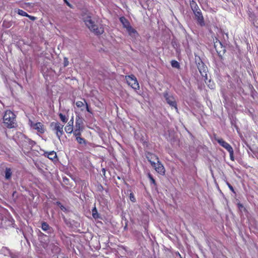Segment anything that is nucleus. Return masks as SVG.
Returning a JSON list of instances; mask_svg holds the SVG:
<instances>
[{"mask_svg":"<svg viewBox=\"0 0 258 258\" xmlns=\"http://www.w3.org/2000/svg\"><path fill=\"white\" fill-rule=\"evenodd\" d=\"M207 81H208V80H206V81H205V82L207 84L208 87L210 89H214V88L215 87V85H214V83L213 82H212L210 80H208V82H207Z\"/></svg>","mask_w":258,"mask_h":258,"instance_id":"obj_30","label":"nucleus"},{"mask_svg":"<svg viewBox=\"0 0 258 258\" xmlns=\"http://www.w3.org/2000/svg\"><path fill=\"white\" fill-rule=\"evenodd\" d=\"M76 105L78 108H82L85 105V103L84 101L83 102L81 101H77L76 102Z\"/></svg>","mask_w":258,"mask_h":258,"instance_id":"obj_29","label":"nucleus"},{"mask_svg":"<svg viewBox=\"0 0 258 258\" xmlns=\"http://www.w3.org/2000/svg\"><path fill=\"white\" fill-rule=\"evenodd\" d=\"M57 205L58 206H59L60 209L62 210V211H66V208L63 206L62 205H61V204L60 203H57Z\"/></svg>","mask_w":258,"mask_h":258,"instance_id":"obj_36","label":"nucleus"},{"mask_svg":"<svg viewBox=\"0 0 258 258\" xmlns=\"http://www.w3.org/2000/svg\"><path fill=\"white\" fill-rule=\"evenodd\" d=\"M149 177L150 178V180H152V178H153V177L150 174H149Z\"/></svg>","mask_w":258,"mask_h":258,"instance_id":"obj_42","label":"nucleus"},{"mask_svg":"<svg viewBox=\"0 0 258 258\" xmlns=\"http://www.w3.org/2000/svg\"><path fill=\"white\" fill-rule=\"evenodd\" d=\"M12 170L10 168H6V171H5V178L7 179H9L12 176Z\"/></svg>","mask_w":258,"mask_h":258,"instance_id":"obj_20","label":"nucleus"},{"mask_svg":"<svg viewBox=\"0 0 258 258\" xmlns=\"http://www.w3.org/2000/svg\"><path fill=\"white\" fill-rule=\"evenodd\" d=\"M222 45L221 42L216 38V41L214 42V47L217 51H218V47H222Z\"/></svg>","mask_w":258,"mask_h":258,"instance_id":"obj_26","label":"nucleus"},{"mask_svg":"<svg viewBox=\"0 0 258 258\" xmlns=\"http://www.w3.org/2000/svg\"><path fill=\"white\" fill-rule=\"evenodd\" d=\"M130 199L133 202H136V198H135L133 193H131L130 194Z\"/></svg>","mask_w":258,"mask_h":258,"instance_id":"obj_32","label":"nucleus"},{"mask_svg":"<svg viewBox=\"0 0 258 258\" xmlns=\"http://www.w3.org/2000/svg\"><path fill=\"white\" fill-rule=\"evenodd\" d=\"M41 227L43 231H45L46 233L49 235H51L53 233V228L49 226V225L46 222H42L41 223Z\"/></svg>","mask_w":258,"mask_h":258,"instance_id":"obj_13","label":"nucleus"},{"mask_svg":"<svg viewBox=\"0 0 258 258\" xmlns=\"http://www.w3.org/2000/svg\"><path fill=\"white\" fill-rule=\"evenodd\" d=\"M192 11L195 16L198 24L202 27L204 26L205 25L204 18L200 8L194 10Z\"/></svg>","mask_w":258,"mask_h":258,"instance_id":"obj_8","label":"nucleus"},{"mask_svg":"<svg viewBox=\"0 0 258 258\" xmlns=\"http://www.w3.org/2000/svg\"><path fill=\"white\" fill-rule=\"evenodd\" d=\"M64 125L58 121H53L50 123V127L52 131L54 132L56 137L60 139L63 134V128Z\"/></svg>","mask_w":258,"mask_h":258,"instance_id":"obj_4","label":"nucleus"},{"mask_svg":"<svg viewBox=\"0 0 258 258\" xmlns=\"http://www.w3.org/2000/svg\"><path fill=\"white\" fill-rule=\"evenodd\" d=\"M42 235H44V234L43 233L40 232L39 236H42Z\"/></svg>","mask_w":258,"mask_h":258,"instance_id":"obj_43","label":"nucleus"},{"mask_svg":"<svg viewBox=\"0 0 258 258\" xmlns=\"http://www.w3.org/2000/svg\"><path fill=\"white\" fill-rule=\"evenodd\" d=\"M83 100L84 101V102L85 103V107H86V110L90 113H92V109H91V108L90 107L89 105L88 104L86 100L84 98H83Z\"/></svg>","mask_w":258,"mask_h":258,"instance_id":"obj_28","label":"nucleus"},{"mask_svg":"<svg viewBox=\"0 0 258 258\" xmlns=\"http://www.w3.org/2000/svg\"><path fill=\"white\" fill-rule=\"evenodd\" d=\"M44 156L47 157L49 159L52 160V161L55 159H57L56 153L54 151L45 152L44 153Z\"/></svg>","mask_w":258,"mask_h":258,"instance_id":"obj_14","label":"nucleus"},{"mask_svg":"<svg viewBox=\"0 0 258 258\" xmlns=\"http://www.w3.org/2000/svg\"><path fill=\"white\" fill-rule=\"evenodd\" d=\"M125 29L128 34L131 36H133V34H138L137 31L134 28H133L131 25Z\"/></svg>","mask_w":258,"mask_h":258,"instance_id":"obj_17","label":"nucleus"},{"mask_svg":"<svg viewBox=\"0 0 258 258\" xmlns=\"http://www.w3.org/2000/svg\"><path fill=\"white\" fill-rule=\"evenodd\" d=\"M63 1H64H64H66V0H63Z\"/></svg>","mask_w":258,"mask_h":258,"instance_id":"obj_45","label":"nucleus"},{"mask_svg":"<svg viewBox=\"0 0 258 258\" xmlns=\"http://www.w3.org/2000/svg\"><path fill=\"white\" fill-rule=\"evenodd\" d=\"M74 128L82 131L84 130V119L80 115H76Z\"/></svg>","mask_w":258,"mask_h":258,"instance_id":"obj_12","label":"nucleus"},{"mask_svg":"<svg viewBox=\"0 0 258 258\" xmlns=\"http://www.w3.org/2000/svg\"><path fill=\"white\" fill-rule=\"evenodd\" d=\"M29 124L33 129L36 130L40 134H43L46 131L44 125L40 122L35 123L30 120Z\"/></svg>","mask_w":258,"mask_h":258,"instance_id":"obj_9","label":"nucleus"},{"mask_svg":"<svg viewBox=\"0 0 258 258\" xmlns=\"http://www.w3.org/2000/svg\"><path fill=\"white\" fill-rule=\"evenodd\" d=\"M68 64H69V61L68 60V58L65 57L64 58V66L67 67L68 66Z\"/></svg>","mask_w":258,"mask_h":258,"instance_id":"obj_34","label":"nucleus"},{"mask_svg":"<svg viewBox=\"0 0 258 258\" xmlns=\"http://www.w3.org/2000/svg\"><path fill=\"white\" fill-rule=\"evenodd\" d=\"M190 6L192 11L199 8L196 2L194 0L190 1Z\"/></svg>","mask_w":258,"mask_h":258,"instance_id":"obj_22","label":"nucleus"},{"mask_svg":"<svg viewBox=\"0 0 258 258\" xmlns=\"http://www.w3.org/2000/svg\"><path fill=\"white\" fill-rule=\"evenodd\" d=\"M12 25V23L11 22L7 21L6 20L4 21L3 23V27L9 28Z\"/></svg>","mask_w":258,"mask_h":258,"instance_id":"obj_27","label":"nucleus"},{"mask_svg":"<svg viewBox=\"0 0 258 258\" xmlns=\"http://www.w3.org/2000/svg\"><path fill=\"white\" fill-rule=\"evenodd\" d=\"M151 181L152 182V183H153V184H155V180L154 178H152V180H151Z\"/></svg>","mask_w":258,"mask_h":258,"instance_id":"obj_40","label":"nucleus"},{"mask_svg":"<svg viewBox=\"0 0 258 258\" xmlns=\"http://www.w3.org/2000/svg\"><path fill=\"white\" fill-rule=\"evenodd\" d=\"M9 252L10 253V256L12 258H18V256L17 255L13 254L10 252Z\"/></svg>","mask_w":258,"mask_h":258,"instance_id":"obj_37","label":"nucleus"},{"mask_svg":"<svg viewBox=\"0 0 258 258\" xmlns=\"http://www.w3.org/2000/svg\"><path fill=\"white\" fill-rule=\"evenodd\" d=\"M102 172L103 173V175L105 176V170L104 168H103L102 169Z\"/></svg>","mask_w":258,"mask_h":258,"instance_id":"obj_41","label":"nucleus"},{"mask_svg":"<svg viewBox=\"0 0 258 258\" xmlns=\"http://www.w3.org/2000/svg\"><path fill=\"white\" fill-rule=\"evenodd\" d=\"M216 140L222 147H223L224 148H225L229 153L230 159L231 160H234L233 150V148L231 147V146L229 143L225 142L222 138L217 139H216Z\"/></svg>","mask_w":258,"mask_h":258,"instance_id":"obj_6","label":"nucleus"},{"mask_svg":"<svg viewBox=\"0 0 258 258\" xmlns=\"http://www.w3.org/2000/svg\"><path fill=\"white\" fill-rule=\"evenodd\" d=\"M58 116L59 117L60 120L63 123H66L68 121V118L66 117L65 115L61 113H59Z\"/></svg>","mask_w":258,"mask_h":258,"instance_id":"obj_21","label":"nucleus"},{"mask_svg":"<svg viewBox=\"0 0 258 258\" xmlns=\"http://www.w3.org/2000/svg\"><path fill=\"white\" fill-rule=\"evenodd\" d=\"M15 12H17L19 15L22 16L26 17L28 16V14L22 10L17 9L15 10Z\"/></svg>","mask_w":258,"mask_h":258,"instance_id":"obj_24","label":"nucleus"},{"mask_svg":"<svg viewBox=\"0 0 258 258\" xmlns=\"http://www.w3.org/2000/svg\"><path fill=\"white\" fill-rule=\"evenodd\" d=\"M84 22L89 30L95 35H100L104 33V28L102 26L99 27L96 25L94 22L91 20V17H87Z\"/></svg>","mask_w":258,"mask_h":258,"instance_id":"obj_2","label":"nucleus"},{"mask_svg":"<svg viewBox=\"0 0 258 258\" xmlns=\"http://www.w3.org/2000/svg\"><path fill=\"white\" fill-rule=\"evenodd\" d=\"M26 17L29 18L30 20H31L32 21H34L36 19V18L35 17L29 15L28 14V16Z\"/></svg>","mask_w":258,"mask_h":258,"instance_id":"obj_33","label":"nucleus"},{"mask_svg":"<svg viewBox=\"0 0 258 258\" xmlns=\"http://www.w3.org/2000/svg\"><path fill=\"white\" fill-rule=\"evenodd\" d=\"M125 79L128 86H131L135 90L140 89V86L136 77L134 75L125 76Z\"/></svg>","mask_w":258,"mask_h":258,"instance_id":"obj_5","label":"nucleus"},{"mask_svg":"<svg viewBox=\"0 0 258 258\" xmlns=\"http://www.w3.org/2000/svg\"><path fill=\"white\" fill-rule=\"evenodd\" d=\"M35 165L37 166H38V164L36 163Z\"/></svg>","mask_w":258,"mask_h":258,"instance_id":"obj_44","label":"nucleus"},{"mask_svg":"<svg viewBox=\"0 0 258 258\" xmlns=\"http://www.w3.org/2000/svg\"><path fill=\"white\" fill-rule=\"evenodd\" d=\"M73 123H74V117H72L70 121L68 123H71V124H72V126H73Z\"/></svg>","mask_w":258,"mask_h":258,"instance_id":"obj_38","label":"nucleus"},{"mask_svg":"<svg viewBox=\"0 0 258 258\" xmlns=\"http://www.w3.org/2000/svg\"><path fill=\"white\" fill-rule=\"evenodd\" d=\"M64 2L66 3V4L69 6L70 7H71V4L66 0V1H64Z\"/></svg>","mask_w":258,"mask_h":258,"instance_id":"obj_39","label":"nucleus"},{"mask_svg":"<svg viewBox=\"0 0 258 258\" xmlns=\"http://www.w3.org/2000/svg\"><path fill=\"white\" fill-rule=\"evenodd\" d=\"M146 156L148 160V161H154L155 160H158V158L154 154L150 152H147L146 153Z\"/></svg>","mask_w":258,"mask_h":258,"instance_id":"obj_15","label":"nucleus"},{"mask_svg":"<svg viewBox=\"0 0 258 258\" xmlns=\"http://www.w3.org/2000/svg\"><path fill=\"white\" fill-rule=\"evenodd\" d=\"M81 136L76 137V140L79 144L86 145L87 142L84 138L81 137Z\"/></svg>","mask_w":258,"mask_h":258,"instance_id":"obj_19","label":"nucleus"},{"mask_svg":"<svg viewBox=\"0 0 258 258\" xmlns=\"http://www.w3.org/2000/svg\"><path fill=\"white\" fill-rule=\"evenodd\" d=\"M34 144V141L26 137L24 135L21 134L19 137L18 144L24 151L31 150Z\"/></svg>","mask_w":258,"mask_h":258,"instance_id":"obj_3","label":"nucleus"},{"mask_svg":"<svg viewBox=\"0 0 258 258\" xmlns=\"http://www.w3.org/2000/svg\"><path fill=\"white\" fill-rule=\"evenodd\" d=\"M3 123L5 126L8 128H13L17 125L16 115L10 110L5 111L3 116Z\"/></svg>","mask_w":258,"mask_h":258,"instance_id":"obj_1","label":"nucleus"},{"mask_svg":"<svg viewBox=\"0 0 258 258\" xmlns=\"http://www.w3.org/2000/svg\"><path fill=\"white\" fill-rule=\"evenodd\" d=\"M163 96L165 98L166 102L171 107H174L176 111H177V105L174 96L172 95L169 94L167 92H164Z\"/></svg>","mask_w":258,"mask_h":258,"instance_id":"obj_7","label":"nucleus"},{"mask_svg":"<svg viewBox=\"0 0 258 258\" xmlns=\"http://www.w3.org/2000/svg\"><path fill=\"white\" fill-rule=\"evenodd\" d=\"M92 216L95 219H97V218H99V215H98V214L97 213V210H96V208H94L92 210Z\"/></svg>","mask_w":258,"mask_h":258,"instance_id":"obj_31","label":"nucleus"},{"mask_svg":"<svg viewBox=\"0 0 258 258\" xmlns=\"http://www.w3.org/2000/svg\"><path fill=\"white\" fill-rule=\"evenodd\" d=\"M119 21L121 23V24L123 25V27L124 28H127L131 25V24L128 20L123 16L119 18Z\"/></svg>","mask_w":258,"mask_h":258,"instance_id":"obj_16","label":"nucleus"},{"mask_svg":"<svg viewBox=\"0 0 258 258\" xmlns=\"http://www.w3.org/2000/svg\"><path fill=\"white\" fill-rule=\"evenodd\" d=\"M227 185H228V187H229V189H230L232 192H235L234 190V188H233V187H232V186L230 184H229L228 182H227Z\"/></svg>","mask_w":258,"mask_h":258,"instance_id":"obj_35","label":"nucleus"},{"mask_svg":"<svg viewBox=\"0 0 258 258\" xmlns=\"http://www.w3.org/2000/svg\"><path fill=\"white\" fill-rule=\"evenodd\" d=\"M197 67L201 76L204 78V81H206V80H207V67L204 64V63L203 61H201L199 62L198 64H197Z\"/></svg>","mask_w":258,"mask_h":258,"instance_id":"obj_10","label":"nucleus"},{"mask_svg":"<svg viewBox=\"0 0 258 258\" xmlns=\"http://www.w3.org/2000/svg\"><path fill=\"white\" fill-rule=\"evenodd\" d=\"M73 129V126H72V124H71V123H68V124L64 127L65 131L68 134L73 133L74 131Z\"/></svg>","mask_w":258,"mask_h":258,"instance_id":"obj_18","label":"nucleus"},{"mask_svg":"<svg viewBox=\"0 0 258 258\" xmlns=\"http://www.w3.org/2000/svg\"><path fill=\"white\" fill-rule=\"evenodd\" d=\"M171 64L173 68L178 69H180L179 63L175 60H172L171 61Z\"/></svg>","mask_w":258,"mask_h":258,"instance_id":"obj_23","label":"nucleus"},{"mask_svg":"<svg viewBox=\"0 0 258 258\" xmlns=\"http://www.w3.org/2000/svg\"><path fill=\"white\" fill-rule=\"evenodd\" d=\"M73 130L74 131L73 132V134L75 137L81 136L82 132H83V131L78 129H76L74 128Z\"/></svg>","mask_w":258,"mask_h":258,"instance_id":"obj_25","label":"nucleus"},{"mask_svg":"<svg viewBox=\"0 0 258 258\" xmlns=\"http://www.w3.org/2000/svg\"><path fill=\"white\" fill-rule=\"evenodd\" d=\"M151 166L159 174L163 175L165 173V169L164 166L161 162H151Z\"/></svg>","mask_w":258,"mask_h":258,"instance_id":"obj_11","label":"nucleus"}]
</instances>
